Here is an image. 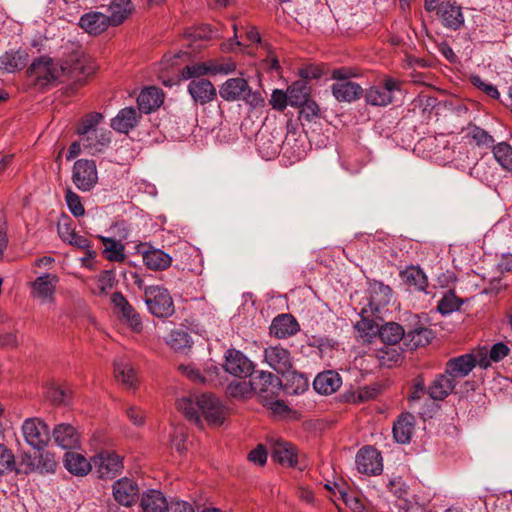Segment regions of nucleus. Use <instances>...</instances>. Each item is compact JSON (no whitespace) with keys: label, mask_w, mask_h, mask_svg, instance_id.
<instances>
[{"label":"nucleus","mask_w":512,"mask_h":512,"mask_svg":"<svg viewBox=\"0 0 512 512\" xmlns=\"http://www.w3.org/2000/svg\"><path fill=\"white\" fill-rule=\"evenodd\" d=\"M222 99L228 102L243 101L251 108H260L265 100L260 91H254L246 79L237 77L227 79L219 89Z\"/></svg>","instance_id":"f257e3e1"},{"label":"nucleus","mask_w":512,"mask_h":512,"mask_svg":"<svg viewBox=\"0 0 512 512\" xmlns=\"http://www.w3.org/2000/svg\"><path fill=\"white\" fill-rule=\"evenodd\" d=\"M355 76L351 69L340 68L332 72V79L336 80L331 86L333 96L340 102H353L363 96V88L356 82L350 81Z\"/></svg>","instance_id":"f03ea898"},{"label":"nucleus","mask_w":512,"mask_h":512,"mask_svg":"<svg viewBox=\"0 0 512 512\" xmlns=\"http://www.w3.org/2000/svg\"><path fill=\"white\" fill-rule=\"evenodd\" d=\"M145 303L151 314L159 318L169 317L174 313L173 300L168 290L162 286L145 287Z\"/></svg>","instance_id":"7ed1b4c3"},{"label":"nucleus","mask_w":512,"mask_h":512,"mask_svg":"<svg viewBox=\"0 0 512 512\" xmlns=\"http://www.w3.org/2000/svg\"><path fill=\"white\" fill-rule=\"evenodd\" d=\"M66 69V67L58 68L51 58L41 56L30 65L28 74L38 86L44 87L57 80Z\"/></svg>","instance_id":"20e7f679"},{"label":"nucleus","mask_w":512,"mask_h":512,"mask_svg":"<svg viewBox=\"0 0 512 512\" xmlns=\"http://www.w3.org/2000/svg\"><path fill=\"white\" fill-rule=\"evenodd\" d=\"M72 181L82 192L92 190L98 182L96 163L93 160L79 159L73 165Z\"/></svg>","instance_id":"39448f33"},{"label":"nucleus","mask_w":512,"mask_h":512,"mask_svg":"<svg viewBox=\"0 0 512 512\" xmlns=\"http://www.w3.org/2000/svg\"><path fill=\"white\" fill-rule=\"evenodd\" d=\"M22 433L27 444L37 450L43 449L50 440L49 428L40 418L26 419L22 424Z\"/></svg>","instance_id":"423d86ee"},{"label":"nucleus","mask_w":512,"mask_h":512,"mask_svg":"<svg viewBox=\"0 0 512 512\" xmlns=\"http://www.w3.org/2000/svg\"><path fill=\"white\" fill-rule=\"evenodd\" d=\"M197 408L207 423L211 426H220L226 418V410L220 400L211 394H202L197 397Z\"/></svg>","instance_id":"0eeeda50"},{"label":"nucleus","mask_w":512,"mask_h":512,"mask_svg":"<svg viewBox=\"0 0 512 512\" xmlns=\"http://www.w3.org/2000/svg\"><path fill=\"white\" fill-rule=\"evenodd\" d=\"M401 82L397 79L387 77L382 85L370 87L365 94V100L372 106H387L393 102V94L399 91Z\"/></svg>","instance_id":"6e6552de"},{"label":"nucleus","mask_w":512,"mask_h":512,"mask_svg":"<svg viewBox=\"0 0 512 512\" xmlns=\"http://www.w3.org/2000/svg\"><path fill=\"white\" fill-rule=\"evenodd\" d=\"M98 477L103 479L114 478L123 468L122 459L115 452L103 451L92 459Z\"/></svg>","instance_id":"1a4fd4ad"},{"label":"nucleus","mask_w":512,"mask_h":512,"mask_svg":"<svg viewBox=\"0 0 512 512\" xmlns=\"http://www.w3.org/2000/svg\"><path fill=\"white\" fill-rule=\"evenodd\" d=\"M59 278L56 274L45 273L31 283V296L41 303H52Z\"/></svg>","instance_id":"9d476101"},{"label":"nucleus","mask_w":512,"mask_h":512,"mask_svg":"<svg viewBox=\"0 0 512 512\" xmlns=\"http://www.w3.org/2000/svg\"><path fill=\"white\" fill-rule=\"evenodd\" d=\"M356 466L360 473L367 475L380 474L383 469L380 452L370 446L363 447L356 455Z\"/></svg>","instance_id":"9b49d317"},{"label":"nucleus","mask_w":512,"mask_h":512,"mask_svg":"<svg viewBox=\"0 0 512 512\" xmlns=\"http://www.w3.org/2000/svg\"><path fill=\"white\" fill-rule=\"evenodd\" d=\"M265 362L277 373L285 375L292 371L293 361L290 352L281 346H269L264 350Z\"/></svg>","instance_id":"f8f14e48"},{"label":"nucleus","mask_w":512,"mask_h":512,"mask_svg":"<svg viewBox=\"0 0 512 512\" xmlns=\"http://www.w3.org/2000/svg\"><path fill=\"white\" fill-rule=\"evenodd\" d=\"M223 367L226 372L236 377H247L251 375L254 368L252 362L236 349L226 351Z\"/></svg>","instance_id":"ddd939ff"},{"label":"nucleus","mask_w":512,"mask_h":512,"mask_svg":"<svg viewBox=\"0 0 512 512\" xmlns=\"http://www.w3.org/2000/svg\"><path fill=\"white\" fill-rule=\"evenodd\" d=\"M333 486L334 488H332L331 484H326L325 488L330 491H333L332 501L340 511V502H342L353 512H368L364 504V499L361 496H359L356 492L346 491L344 487H341L336 483H334Z\"/></svg>","instance_id":"4468645a"},{"label":"nucleus","mask_w":512,"mask_h":512,"mask_svg":"<svg viewBox=\"0 0 512 512\" xmlns=\"http://www.w3.org/2000/svg\"><path fill=\"white\" fill-rule=\"evenodd\" d=\"M280 380L270 372L261 371L250 380L251 389L264 400L273 399L280 388Z\"/></svg>","instance_id":"2eb2a0df"},{"label":"nucleus","mask_w":512,"mask_h":512,"mask_svg":"<svg viewBox=\"0 0 512 512\" xmlns=\"http://www.w3.org/2000/svg\"><path fill=\"white\" fill-rule=\"evenodd\" d=\"M437 15L444 27L458 30L464 24V15L461 6L455 2H442L437 8Z\"/></svg>","instance_id":"dca6fc26"},{"label":"nucleus","mask_w":512,"mask_h":512,"mask_svg":"<svg viewBox=\"0 0 512 512\" xmlns=\"http://www.w3.org/2000/svg\"><path fill=\"white\" fill-rule=\"evenodd\" d=\"M270 449L275 462L287 467H294L297 464V454L291 443L282 439H271Z\"/></svg>","instance_id":"f3484780"},{"label":"nucleus","mask_w":512,"mask_h":512,"mask_svg":"<svg viewBox=\"0 0 512 512\" xmlns=\"http://www.w3.org/2000/svg\"><path fill=\"white\" fill-rule=\"evenodd\" d=\"M139 495L137 483L129 478H122L113 485L114 499L123 506L129 507L135 503Z\"/></svg>","instance_id":"a211bd4d"},{"label":"nucleus","mask_w":512,"mask_h":512,"mask_svg":"<svg viewBox=\"0 0 512 512\" xmlns=\"http://www.w3.org/2000/svg\"><path fill=\"white\" fill-rule=\"evenodd\" d=\"M188 92L201 105L213 101L217 95L216 88L207 79H193L188 85Z\"/></svg>","instance_id":"6ab92c4d"},{"label":"nucleus","mask_w":512,"mask_h":512,"mask_svg":"<svg viewBox=\"0 0 512 512\" xmlns=\"http://www.w3.org/2000/svg\"><path fill=\"white\" fill-rule=\"evenodd\" d=\"M55 443L63 449H74L80 445V433L70 424H59L53 430Z\"/></svg>","instance_id":"aec40b11"},{"label":"nucleus","mask_w":512,"mask_h":512,"mask_svg":"<svg viewBox=\"0 0 512 512\" xmlns=\"http://www.w3.org/2000/svg\"><path fill=\"white\" fill-rule=\"evenodd\" d=\"M163 101L164 94L162 90L154 86L144 88L137 97L138 109L145 114L158 109Z\"/></svg>","instance_id":"412c9836"},{"label":"nucleus","mask_w":512,"mask_h":512,"mask_svg":"<svg viewBox=\"0 0 512 512\" xmlns=\"http://www.w3.org/2000/svg\"><path fill=\"white\" fill-rule=\"evenodd\" d=\"M299 331V324L291 314H280L275 317L270 326V334L284 339L295 335Z\"/></svg>","instance_id":"4be33fe9"},{"label":"nucleus","mask_w":512,"mask_h":512,"mask_svg":"<svg viewBox=\"0 0 512 512\" xmlns=\"http://www.w3.org/2000/svg\"><path fill=\"white\" fill-rule=\"evenodd\" d=\"M114 375L118 383L128 390H135L138 386V376L127 359H119L114 363Z\"/></svg>","instance_id":"5701e85b"},{"label":"nucleus","mask_w":512,"mask_h":512,"mask_svg":"<svg viewBox=\"0 0 512 512\" xmlns=\"http://www.w3.org/2000/svg\"><path fill=\"white\" fill-rule=\"evenodd\" d=\"M141 119V112L134 107H125L112 119L111 127L120 132L128 133L132 130Z\"/></svg>","instance_id":"b1692460"},{"label":"nucleus","mask_w":512,"mask_h":512,"mask_svg":"<svg viewBox=\"0 0 512 512\" xmlns=\"http://www.w3.org/2000/svg\"><path fill=\"white\" fill-rule=\"evenodd\" d=\"M107 15L102 12L91 11L84 14L79 20V26L92 35H98L109 27Z\"/></svg>","instance_id":"393cba45"},{"label":"nucleus","mask_w":512,"mask_h":512,"mask_svg":"<svg viewBox=\"0 0 512 512\" xmlns=\"http://www.w3.org/2000/svg\"><path fill=\"white\" fill-rule=\"evenodd\" d=\"M140 507L143 512H167L168 502L161 491L148 489L141 496Z\"/></svg>","instance_id":"a878e982"},{"label":"nucleus","mask_w":512,"mask_h":512,"mask_svg":"<svg viewBox=\"0 0 512 512\" xmlns=\"http://www.w3.org/2000/svg\"><path fill=\"white\" fill-rule=\"evenodd\" d=\"M457 382L445 371L436 376L428 388L430 397L434 400H444L456 387Z\"/></svg>","instance_id":"bb28decb"},{"label":"nucleus","mask_w":512,"mask_h":512,"mask_svg":"<svg viewBox=\"0 0 512 512\" xmlns=\"http://www.w3.org/2000/svg\"><path fill=\"white\" fill-rule=\"evenodd\" d=\"M473 358L470 354H463L447 361L445 372L457 382L458 378H464L473 370Z\"/></svg>","instance_id":"cd10ccee"},{"label":"nucleus","mask_w":512,"mask_h":512,"mask_svg":"<svg viewBox=\"0 0 512 512\" xmlns=\"http://www.w3.org/2000/svg\"><path fill=\"white\" fill-rule=\"evenodd\" d=\"M80 137L84 151L91 155L102 152L110 143V132L103 129Z\"/></svg>","instance_id":"c85d7f7f"},{"label":"nucleus","mask_w":512,"mask_h":512,"mask_svg":"<svg viewBox=\"0 0 512 512\" xmlns=\"http://www.w3.org/2000/svg\"><path fill=\"white\" fill-rule=\"evenodd\" d=\"M342 380L335 371H325L319 373L313 382L314 389L323 395H329L337 391L341 386Z\"/></svg>","instance_id":"c756f323"},{"label":"nucleus","mask_w":512,"mask_h":512,"mask_svg":"<svg viewBox=\"0 0 512 512\" xmlns=\"http://www.w3.org/2000/svg\"><path fill=\"white\" fill-rule=\"evenodd\" d=\"M28 54L24 50H10L0 56V71L13 73L27 64Z\"/></svg>","instance_id":"7c9ffc66"},{"label":"nucleus","mask_w":512,"mask_h":512,"mask_svg":"<svg viewBox=\"0 0 512 512\" xmlns=\"http://www.w3.org/2000/svg\"><path fill=\"white\" fill-rule=\"evenodd\" d=\"M144 264L151 270H164L171 265L172 258L161 249L150 248L142 253Z\"/></svg>","instance_id":"2f4dec72"},{"label":"nucleus","mask_w":512,"mask_h":512,"mask_svg":"<svg viewBox=\"0 0 512 512\" xmlns=\"http://www.w3.org/2000/svg\"><path fill=\"white\" fill-rule=\"evenodd\" d=\"M65 468L72 474L87 475L93 463L89 462L83 455L75 452H67L64 458Z\"/></svg>","instance_id":"473e14b6"},{"label":"nucleus","mask_w":512,"mask_h":512,"mask_svg":"<svg viewBox=\"0 0 512 512\" xmlns=\"http://www.w3.org/2000/svg\"><path fill=\"white\" fill-rule=\"evenodd\" d=\"M108 10L110 12V16H108L110 24L117 26L123 23L133 11V5L130 0H112Z\"/></svg>","instance_id":"72a5a7b5"},{"label":"nucleus","mask_w":512,"mask_h":512,"mask_svg":"<svg viewBox=\"0 0 512 512\" xmlns=\"http://www.w3.org/2000/svg\"><path fill=\"white\" fill-rule=\"evenodd\" d=\"M310 86L305 80H298L293 82L287 88V94L289 96V105L292 107H300L302 103L310 97Z\"/></svg>","instance_id":"f704fd0d"},{"label":"nucleus","mask_w":512,"mask_h":512,"mask_svg":"<svg viewBox=\"0 0 512 512\" xmlns=\"http://www.w3.org/2000/svg\"><path fill=\"white\" fill-rule=\"evenodd\" d=\"M378 338L386 345L394 346L400 340H405V332L401 325L389 322L380 327Z\"/></svg>","instance_id":"c9c22d12"},{"label":"nucleus","mask_w":512,"mask_h":512,"mask_svg":"<svg viewBox=\"0 0 512 512\" xmlns=\"http://www.w3.org/2000/svg\"><path fill=\"white\" fill-rule=\"evenodd\" d=\"M354 327L357 332V337L361 339L363 343H371L374 338L378 337L380 331L379 325L374 320L364 317H362Z\"/></svg>","instance_id":"e433bc0d"},{"label":"nucleus","mask_w":512,"mask_h":512,"mask_svg":"<svg viewBox=\"0 0 512 512\" xmlns=\"http://www.w3.org/2000/svg\"><path fill=\"white\" fill-rule=\"evenodd\" d=\"M391 293L392 290L389 286L384 284L375 285L369 300L371 310L379 312L381 308L385 307L390 302Z\"/></svg>","instance_id":"4c0bfd02"},{"label":"nucleus","mask_w":512,"mask_h":512,"mask_svg":"<svg viewBox=\"0 0 512 512\" xmlns=\"http://www.w3.org/2000/svg\"><path fill=\"white\" fill-rule=\"evenodd\" d=\"M432 338V330L423 327L413 329L405 334V342L410 349L425 346L430 343Z\"/></svg>","instance_id":"58836bf2"},{"label":"nucleus","mask_w":512,"mask_h":512,"mask_svg":"<svg viewBox=\"0 0 512 512\" xmlns=\"http://www.w3.org/2000/svg\"><path fill=\"white\" fill-rule=\"evenodd\" d=\"M103 120V115L98 112H90L84 115L78 122L76 127V133L78 136L91 134L100 130L98 128L99 124Z\"/></svg>","instance_id":"ea45409f"},{"label":"nucleus","mask_w":512,"mask_h":512,"mask_svg":"<svg viewBox=\"0 0 512 512\" xmlns=\"http://www.w3.org/2000/svg\"><path fill=\"white\" fill-rule=\"evenodd\" d=\"M197 397L185 396L179 398L176 402L177 408L181 411L190 421L201 426V419L199 415V408L196 405Z\"/></svg>","instance_id":"a19ab883"},{"label":"nucleus","mask_w":512,"mask_h":512,"mask_svg":"<svg viewBox=\"0 0 512 512\" xmlns=\"http://www.w3.org/2000/svg\"><path fill=\"white\" fill-rule=\"evenodd\" d=\"M408 418L409 416H401L394 423L393 436L398 443L406 444L411 440L413 424Z\"/></svg>","instance_id":"79ce46f5"},{"label":"nucleus","mask_w":512,"mask_h":512,"mask_svg":"<svg viewBox=\"0 0 512 512\" xmlns=\"http://www.w3.org/2000/svg\"><path fill=\"white\" fill-rule=\"evenodd\" d=\"M495 160L507 171H512V147L505 143H498L493 147Z\"/></svg>","instance_id":"37998d69"},{"label":"nucleus","mask_w":512,"mask_h":512,"mask_svg":"<svg viewBox=\"0 0 512 512\" xmlns=\"http://www.w3.org/2000/svg\"><path fill=\"white\" fill-rule=\"evenodd\" d=\"M114 286V276L110 271L102 272L93 282L91 291L95 295H106Z\"/></svg>","instance_id":"c03bdc74"},{"label":"nucleus","mask_w":512,"mask_h":512,"mask_svg":"<svg viewBox=\"0 0 512 512\" xmlns=\"http://www.w3.org/2000/svg\"><path fill=\"white\" fill-rule=\"evenodd\" d=\"M403 277L407 284L419 291H424L427 286V277L419 268L411 267L405 270Z\"/></svg>","instance_id":"a18cd8bd"},{"label":"nucleus","mask_w":512,"mask_h":512,"mask_svg":"<svg viewBox=\"0 0 512 512\" xmlns=\"http://www.w3.org/2000/svg\"><path fill=\"white\" fill-rule=\"evenodd\" d=\"M210 75H227L236 70V63L230 58L209 59Z\"/></svg>","instance_id":"49530a36"},{"label":"nucleus","mask_w":512,"mask_h":512,"mask_svg":"<svg viewBox=\"0 0 512 512\" xmlns=\"http://www.w3.org/2000/svg\"><path fill=\"white\" fill-rule=\"evenodd\" d=\"M204 75H210V65L209 60L205 62L193 63L191 65H187L182 69V77L184 79H202L201 77Z\"/></svg>","instance_id":"de8ad7c7"},{"label":"nucleus","mask_w":512,"mask_h":512,"mask_svg":"<svg viewBox=\"0 0 512 512\" xmlns=\"http://www.w3.org/2000/svg\"><path fill=\"white\" fill-rule=\"evenodd\" d=\"M167 344L175 351H182L189 348V334L182 330H173L168 336Z\"/></svg>","instance_id":"09e8293b"},{"label":"nucleus","mask_w":512,"mask_h":512,"mask_svg":"<svg viewBox=\"0 0 512 512\" xmlns=\"http://www.w3.org/2000/svg\"><path fill=\"white\" fill-rule=\"evenodd\" d=\"M461 306L460 299L453 291H448L444 294L438 303V311L442 314H450L458 310Z\"/></svg>","instance_id":"8fccbe9b"},{"label":"nucleus","mask_w":512,"mask_h":512,"mask_svg":"<svg viewBox=\"0 0 512 512\" xmlns=\"http://www.w3.org/2000/svg\"><path fill=\"white\" fill-rule=\"evenodd\" d=\"M178 370L188 379L197 383H206L212 381L211 375L207 372V375L202 374L197 368L191 364H180Z\"/></svg>","instance_id":"3c124183"},{"label":"nucleus","mask_w":512,"mask_h":512,"mask_svg":"<svg viewBox=\"0 0 512 512\" xmlns=\"http://www.w3.org/2000/svg\"><path fill=\"white\" fill-rule=\"evenodd\" d=\"M104 246L107 259L111 261H122L124 259V246L118 241L106 238L104 239Z\"/></svg>","instance_id":"603ef678"},{"label":"nucleus","mask_w":512,"mask_h":512,"mask_svg":"<svg viewBox=\"0 0 512 512\" xmlns=\"http://www.w3.org/2000/svg\"><path fill=\"white\" fill-rule=\"evenodd\" d=\"M468 136L478 146L490 147L494 143L493 137L487 131L477 126H472L468 129Z\"/></svg>","instance_id":"864d4df0"},{"label":"nucleus","mask_w":512,"mask_h":512,"mask_svg":"<svg viewBox=\"0 0 512 512\" xmlns=\"http://www.w3.org/2000/svg\"><path fill=\"white\" fill-rule=\"evenodd\" d=\"M66 204L69 208V211L75 216L80 217L85 213L84 206L81 202V198L78 194L73 192L70 188L66 190L65 193Z\"/></svg>","instance_id":"5fc2aeb1"},{"label":"nucleus","mask_w":512,"mask_h":512,"mask_svg":"<svg viewBox=\"0 0 512 512\" xmlns=\"http://www.w3.org/2000/svg\"><path fill=\"white\" fill-rule=\"evenodd\" d=\"M121 318L125 321L133 331L139 332L142 329V321L140 315L131 306H127L123 312H120Z\"/></svg>","instance_id":"6e6d98bb"},{"label":"nucleus","mask_w":512,"mask_h":512,"mask_svg":"<svg viewBox=\"0 0 512 512\" xmlns=\"http://www.w3.org/2000/svg\"><path fill=\"white\" fill-rule=\"evenodd\" d=\"M15 465L13 453L3 444H0V474L12 471Z\"/></svg>","instance_id":"4d7b16f0"},{"label":"nucleus","mask_w":512,"mask_h":512,"mask_svg":"<svg viewBox=\"0 0 512 512\" xmlns=\"http://www.w3.org/2000/svg\"><path fill=\"white\" fill-rule=\"evenodd\" d=\"M269 103L274 110L283 111L289 105L287 91L284 92L280 89L273 90Z\"/></svg>","instance_id":"13d9d810"},{"label":"nucleus","mask_w":512,"mask_h":512,"mask_svg":"<svg viewBox=\"0 0 512 512\" xmlns=\"http://www.w3.org/2000/svg\"><path fill=\"white\" fill-rule=\"evenodd\" d=\"M469 354L473 358V368L478 365L485 369L491 365L492 360L490 359V354L486 347H481Z\"/></svg>","instance_id":"bf43d9fd"},{"label":"nucleus","mask_w":512,"mask_h":512,"mask_svg":"<svg viewBox=\"0 0 512 512\" xmlns=\"http://www.w3.org/2000/svg\"><path fill=\"white\" fill-rule=\"evenodd\" d=\"M300 114L303 118L310 121L312 118L316 117L320 111L319 106L316 102L310 100L309 98L305 103L300 105Z\"/></svg>","instance_id":"052dcab7"},{"label":"nucleus","mask_w":512,"mask_h":512,"mask_svg":"<svg viewBox=\"0 0 512 512\" xmlns=\"http://www.w3.org/2000/svg\"><path fill=\"white\" fill-rule=\"evenodd\" d=\"M509 353V348L506 344L499 342L494 344L490 351V359L492 362H499L504 359Z\"/></svg>","instance_id":"680f3d73"},{"label":"nucleus","mask_w":512,"mask_h":512,"mask_svg":"<svg viewBox=\"0 0 512 512\" xmlns=\"http://www.w3.org/2000/svg\"><path fill=\"white\" fill-rule=\"evenodd\" d=\"M68 243L77 248L86 250L88 257L90 258L95 254L94 251L91 250L90 241L85 236L75 233Z\"/></svg>","instance_id":"e2e57ef3"},{"label":"nucleus","mask_w":512,"mask_h":512,"mask_svg":"<svg viewBox=\"0 0 512 512\" xmlns=\"http://www.w3.org/2000/svg\"><path fill=\"white\" fill-rule=\"evenodd\" d=\"M47 398L56 405L67 404V394L59 387H52L47 391Z\"/></svg>","instance_id":"0e129e2a"},{"label":"nucleus","mask_w":512,"mask_h":512,"mask_svg":"<svg viewBox=\"0 0 512 512\" xmlns=\"http://www.w3.org/2000/svg\"><path fill=\"white\" fill-rule=\"evenodd\" d=\"M126 414L133 425L138 427L144 425L145 414L140 408L132 406L127 409Z\"/></svg>","instance_id":"69168bd1"},{"label":"nucleus","mask_w":512,"mask_h":512,"mask_svg":"<svg viewBox=\"0 0 512 512\" xmlns=\"http://www.w3.org/2000/svg\"><path fill=\"white\" fill-rule=\"evenodd\" d=\"M473 84L479 89H481L483 92H485L491 98L497 99L500 96L498 89L494 85L485 83L479 77L473 78Z\"/></svg>","instance_id":"338daca9"},{"label":"nucleus","mask_w":512,"mask_h":512,"mask_svg":"<svg viewBox=\"0 0 512 512\" xmlns=\"http://www.w3.org/2000/svg\"><path fill=\"white\" fill-rule=\"evenodd\" d=\"M248 459L259 466H263L267 460V452L262 445H259L248 454Z\"/></svg>","instance_id":"774afa93"}]
</instances>
